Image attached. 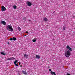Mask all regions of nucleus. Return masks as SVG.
I'll use <instances>...</instances> for the list:
<instances>
[{
    "mask_svg": "<svg viewBox=\"0 0 75 75\" xmlns=\"http://www.w3.org/2000/svg\"><path fill=\"white\" fill-rule=\"evenodd\" d=\"M24 57H25V58H26V59H27L28 57V55L27 54H24Z\"/></svg>",
    "mask_w": 75,
    "mask_h": 75,
    "instance_id": "7",
    "label": "nucleus"
},
{
    "mask_svg": "<svg viewBox=\"0 0 75 75\" xmlns=\"http://www.w3.org/2000/svg\"><path fill=\"white\" fill-rule=\"evenodd\" d=\"M13 7L14 9H16V8H17V6L16 5H14L13 6Z\"/></svg>",
    "mask_w": 75,
    "mask_h": 75,
    "instance_id": "13",
    "label": "nucleus"
},
{
    "mask_svg": "<svg viewBox=\"0 0 75 75\" xmlns=\"http://www.w3.org/2000/svg\"><path fill=\"white\" fill-rule=\"evenodd\" d=\"M19 63V64L20 65V64H21V63Z\"/></svg>",
    "mask_w": 75,
    "mask_h": 75,
    "instance_id": "30",
    "label": "nucleus"
},
{
    "mask_svg": "<svg viewBox=\"0 0 75 75\" xmlns=\"http://www.w3.org/2000/svg\"><path fill=\"white\" fill-rule=\"evenodd\" d=\"M28 21H29V22H30L31 21V20H28Z\"/></svg>",
    "mask_w": 75,
    "mask_h": 75,
    "instance_id": "25",
    "label": "nucleus"
},
{
    "mask_svg": "<svg viewBox=\"0 0 75 75\" xmlns=\"http://www.w3.org/2000/svg\"><path fill=\"white\" fill-rule=\"evenodd\" d=\"M24 36H26V35H24Z\"/></svg>",
    "mask_w": 75,
    "mask_h": 75,
    "instance_id": "33",
    "label": "nucleus"
},
{
    "mask_svg": "<svg viewBox=\"0 0 75 75\" xmlns=\"http://www.w3.org/2000/svg\"><path fill=\"white\" fill-rule=\"evenodd\" d=\"M50 68V66H48V68Z\"/></svg>",
    "mask_w": 75,
    "mask_h": 75,
    "instance_id": "29",
    "label": "nucleus"
},
{
    "mask_svg": "<svg viewBox=\"0 0 75 75\" xmlns=\"http://www.w3.org/2000/svg\"><path fill=\"white\" fill-rule=\"evenodd\" d=\"M37 41L36 40H35L34 39H33L32 41L33 42H35Z\"/></svg>",
    "mask_w": 75,
    "mask_h": 75,
    "instance_id": "14",
    "label": "nucleus"
},
{
    "mask_svg": "<svg viewBox=\"0 0 75 75\" xmlns=\"http://www.w3.org/2000/svg\"><path fill=\"white\" fill-rule=\"evenodd\" d=\"M15 64V65L16 66V67H18V64Z\"/></svg>",
    "mask_w": 75,
    "mask_h": 75,
    "instance_id": "21",
    "label": "nucleus"
},
{
    "mask_svg": "<svg viewBox=\"0 0 75 75\" xmlns=\"http://www.w3.org/2000/svg\"><path fill=\"white\" fill-rule=\"evenodd\" d=\"M51 74L52 75H56V74H55V73L54 72L52 71H51Z\"/></svg>",
    "mask_w": 75,
    "mask_h": 75,
    "instance_id": "8",
    "label": "nucleus"
},
{
    "mask_svg": "<svg viewBox=\"0 0 75 75\" xmlns=\"http://www.w3.org/2000/svg\"><path fill=\"white\" fill-rule=\"evenodd\" d=\"M67 75H71V74H70L68 73H67Z\"/></svg>",
    "mask_w": 75,
    "mask_h": 75,
    "instance_id": "24",
    "label": "nucleus"
},
{
    "mask_svg": "<svg viewBox=\"0 0 75 75\" xmlns=\"http://www.w3.org/2000/svg\"><path fill=\"white\" fill-rule=\"evenodd\" d=\"M26 3L27 6H29V7H31V5H32V4H31V3L29 1H27L26 2Z\"/></svg>",
    "mask_w": 75,
    "mask_h": 75,
    "instance_id": "3",
    "label": "nucleus"
},
{
    "mask_svg": "<svg viewBox=\"0 0 75 75\" xmlns=\"http://www.w3.org/2000/svg\"><path fill=\"white\" fill-rule=\"evenodd\" d=\"M11 60H13V59H15V58H14V57H12V58H11Z\"/></svg>",
    "mask_w": 75,
    "mask_h": 75,
    "instance_id": "20",
    "label": "nucleus"
},
{
    "mask_svg": "<svg viewBox=\"0 0 75 75\" xmlns=\"http://www.w3.org/2000/svg\"><path fill=\"white\" fill-rule=\"evenodd\" d=\"M13 38H10V40L11 41H12V40H13Z\"/></svg>",
    "mask_w": 75,
    "mask_h": 75,
    "instance_id": "22",
    "label": "nucleus"
},
{
    "mask_svg": "<svg viewBox=\"0 0 75 75\" xmlns=\"http://www.w3.org/2000/svg\"><path fill=\"white\" fill-rule=\"evenodd\" d=\"M26 33H27V34H28V31L26 32Z\"/></svg>",
    "mask_w": 75,
    "mask_h": 75,
    "instance_id": "26",
    "label": "nucleus"
},
{
    "mask_svg": "<svg viewBox=\"0 0 75 75\" xmlns=\"http://www.w3.org/2000/svg\"><path fill=\"white\" fill-rule=\"evenodd\" d=\"M51 71V69H49V71H50H50Z\"/></svg>",
    "mask_w": 75,
    "mask_h": 75,
    "instance_id": "23",
    "label": "nucleus"
},
{
    "mask_svg": "<svg viewBox=\"0 0 75 75\" xmlns=\"http://www.w3.org/2000/svg\"><path fill=\"white\" fill-rule=\"evenodd\" d=\"M1 10L2 11H5V10H6V8L4 6H2V7L1 8Z\"/></svg>",
    "mask_w": 75,
    "mask_h": 75,
    "instance_id": "4",
    "label": "nucleus"
},
{
    "mask_svg": "<svg viewBox=\"0 0 75 75\" xmlns=\"http://www.w3.org/2000/svg\"><path fill=\"white\" fill-rule=\"evenodd\" d=\"M36 57L37 58H38V59L40 58V57L39 55H36Z\"/></svg>",
    "mask_w": 75,
    "mask_h": 75,
    "instance_id": "10",
    "label": "nucleus"
},
{
    "mask_svg": "<svg viewBox=\"0 0 75 75\" xmlns=\"http://www.w3.org/2000/svg\"><path fill=\"white\" fill-rule=\"evenodd\" d=\"M13 40L14 41H16V38L14 37L13 38Z\"/></svg>",
    "mask_w": 75,
    "mask_h": 75,
    "instance_id": "18",
    "label": "nucleus"
},
{
    "mask_svg": "<svg viewBox=\"0 0 75 75\" xmlns=\"http://www.w3.org/2000/svg\"><path fill=\"white\" fill-rule=\"evenodd\" d=\"M7 44H10V43H9V42H7Z\"/></svg>",
    "mask_w": 75,
    "mask_h": 75,
    "instance_id": "28",
    "label": "nucleus"
},
{
    "mask_svg": "<svg viewBox=\"0 0 75 75\" xmlns=\"http://www.w3.org/2000/svg\"><path fill=\"white\" fill-rule=\"evenodd\" d=\"M1 54H2V55H6V54H5V53L2 52H1Z\"/></svg>",
    "mask_w": 75,
    "mask_h": 75,
    "instance_id": "11",
    "label": "nucleus"
},
{
    "mask_svg": "<svg viewBox=\"0 0 75 75\" xmlns=\"http://www.w3.org/2000/svg\"><path fill=\"white\" fill-rule=\"evenodd\" d=\"M66 28V26H63V30H65Z\"/></svg>",
    "mask_w": 75,
    "mask_h": 75,
    "instance_id": "17",
    "label": "nucleus"
},
{
    "mask_svg": "<svg viewBox=\"0 0 75 75\" xmlns=\"http://www.w3.org/2000/svg\"><path fill=\"white\" fill-rule=\"evenodd\" d=\"M22 72L23 73L24 75H27V72H26V70L23 71Z\"/></svg>",
    "mask_w": 75,
    "mask_h": 75,
    "instance_id": "6",
    "label": "nucleus"
},
{
    "mask_svg": "<svg viewBox=\"0 0 75 75\" xmlns=\"http://www.w3.org/2000/svg\"><path fill=\"white\" fill-rule=\"evenodd\" d=\"M53 12V13H55V11H54Z\"/></svg>",
    "mask_w": 75,
    "mask_h": 75,
    "instance_id": "32",
    "label": "nucleus"
},
{
    "mask_svg": "<svg viewBox=\"0 0 75 75\" xmlns=\"http://www.w3.org/2000/svg\"><path fill=\"white\" fill-rule=\"evenodd\" d=\"M43 19L45 21H48V19H47V18L46 17L44 18Z\"/></svg>",
    "mask_w": 75,
    "mask_h": 75,
    "instance_id": "9",
    "label": "nucleus"
},
{
    "mask_svg": "<svg viewBox=\"0 0 75 75\" xmlns=\"http://www.w3.org/2000/svg\"><path fill=\"white\" fill-rule=\"evenodd\" d=\"M18 28L19 31H21V28H20V27H18Z\"/></svg>",
    "mask_w": 75,
    "mask_h": 75,
    "instance_id": "12",
    "label": "nucleus"
},
{
    "mask_svg": "<svg viewBox=\"0 0 75 75\" xmlns=\"http://www.w3.org/2000/svg\"><path fill=\"white\" fill-rule=\"evenodd\" d=\"M20 67H23V66H22V65H21V66H20Z\"/></svg>",
    "mask_w": 75,
    "mask_h": 75,
    "instance_id": "31",
    "label": "nucleus"
},
{
    "mask_svg": "<svg viewBox=\"0 0 75 75\" xmlns=\"http://www.w3.org/2000/svg\"><path fill=\"white\" fill-rule=\"evenodd\" d=\"M69 47V46L68 45H67V47Z\"/></svg>",
    "mask_w": 75,
    "mask_h": 75,
    "instance_id": "27",
    "label": "nucleus"
},
{
    "mask_svg": "<svg viewBox=\"0 0 75 75\" xmlns=\"http://www.w3.org/2000/svg\"><path fill=\"white\" fill-rule=\"evenodd\" d=\"M67 51H65V55L67 57H69V56L71 55V52L72 51V49L70 47H67Z\"/></svg>",
    "mask_w": 75,
    "mask_h": 75,
    "instance_id": "1",
    "label": "nucleus"
},
{
    "mask_svg": "<svg viewBox=\"0 0 75 75\" xmlns=\"http://www.w3.org/2000/svg\"><path fill=\"white\" fill-rule=\"evenodd\" d=\"M1 23L3 24V25H6V22L4 21H1Z\"/></svg>",
    "mask_w": 75,
    "mask_h": 75,
    "instance_id": "5",
    "label": "nucleus"
},
{
    "mask_svg": "<svg viewBox=\"0 0 75 75\" xmlns=\"http://www.w3.org/2000/svg\"><path fill=\"white\" fill-rule=\"evenodd\" d=\"M7 29L9 31H13V29L12 28V26H11V25H8L7 26Z\"/></svg>",
    "mask_w": 75,
    "mask_h": 75,
    "instance_id": "2",
    "label": "nucleus"
},
{
    "mask_svg": "<svg viewBox=\"0 0 75 75\" xmlns=\"http://www.w3.org/2000/svg\"><path fill=\"white\" fill-rule=\"evenodd\" d=\"M26 19H27V17H24L23 18V20H25H25H26Z\"/></svg>",
    "mask_w": 75,
    "mask_h": 75,
    "instance_id": "15",
    "label": "nucleus"
},
{
    "mask_svg": "<svg viewBox=\"0 0 75 75\" xmlns=\"http://www.w3.org/2000/svg\"><path fill=\"white\" fill-rule=\"evenodd\" d=\"M7 60H8V61H10V60H11V58H8L7 59Z\"/></svg>",
    "mask_w": 75,
    "mask_h": 75,
    "instance_id": "19",
    "label": "nucleus"
},
{
    "mask_svg": "<svg viewBox=\"0 0 75 75\" xmlns=\"http://www.w3.org/2000/svg\"><path fill=\"white\" fill-rule=\"evenodd\" d=\"M17 62H18V60H15V61L14 62V64H16V63H17Z\"/></svg>",
    "mask_w": 75,
    "mask_h": 75,
    "instance_id": "16",
    "label": "nucleus"
}]
</instances>
